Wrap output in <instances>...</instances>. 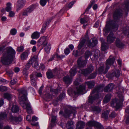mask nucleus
Instances as JSON below:
<instances>
[{"instance_id":"obj_1","label":"nucleus","mask_w":129,"mask_h":129,"mask_svg":"<svg viewBox=\"0 0 129 129\" xmlns=\"http://www.w3.org/2000/svg\"><path fill=\"white\" fill-rule=\"evenodd\" d=\"M15 54V51L11 48H8L7 52L3 55L1 62L4 65H8L13 60Z\"/></svg>"},{"instance_id":"obj_2","label":"nucleus","mask_w":129,"mask_h":129,"mask_svg":"<svg viewBox=\"0 0 129 129\" xmlns=\"http://www.w3.org/2000/svg\"><path fill=\"white\" fill-rule=\"evenodd\" d=\"M102 88L100 86L95 88L92 91L90 96L89 97V102L91 103L93 100L99 99V92L102 91Z\"/></svg>"},{"instance_id":"obj_3","label":"nucleus","mask_w":129,"mask_h":129,"mask_svg":"<svg viewBox=\"0 0 129 129\" xmlns=\"http://www.w3.org/2000/svg\"><path fill=\"white\" fill-rule=\"evenodd\" d=\"M118 96L119 99H115L113 100L111 103V106L113 108H115L116 110L121 107L124 100L123 96L122 94H119Z\"/></svg>"},{"instance_id":"obj_4","label":"nucleus","mask_w":129,"mask_h":129,"mask_svg":"<svg viewBox=\"0 0 129 129\" xmlns=\"http://www.w3.org/2000/svg\"><path fill=\"white\" fill-rule=\"evenodd\" d=\"M118 27V25L116 22H114L113 20H110L106 22V25L103 31L106 33H108L109 32L112 27L113 28L117 30Z\"/></svg>"},{"instance_id":"obj_5","label":"nucleus","mask_w":129,"mask_h":129,"mask_svg":"<svg viewBox=\"0 0 129 129\" xmlns=\"http://www.w3.org/2000/svg\"><path fill=\"white\" fill-rule=\"evenodd\" d=\"M18 91L19 95V98H20V100L21 101H22L24 103V102L27 100L26 96L27 95V90L25 88H23L18 90Z\"/></svg>"},{"instance_id":"obj_6","label":"nucleus","mask_w":129,"mask_h":129,"mask_svg":"<svg viewBox=\"0 0 129 129\" xmlns=\"http://www.w3.org/2000/svg\"><path fill=\"white\" fill-rule=\"evenodd\" d=\"M87 124L89 127L94 126L96 127V129H104L102 125L95 121H89L87 123Z\"/></svg>"},{"instance_id":"obj_7","label":"nucleus","mask_w":129,"mask_h":129,"mask_svg":"<svg viewBox=\"0 0 129 129\" xmlns=\"http://www.w3.org/2000/svg\"><path fill=\"white\" fill-rule=\"evenodd\" d=\"M74 111L75 110L71 107L70 109L69 108L66 109L64 113L62 111H60L59 112V114L62 115L67 118L69 116L70 114L73 113Z\"/></svg>"},{"instance_id":"obj_8","label":"nucleus","mask_w":129,"mask_h":129,"mask_svg":"<svg viewBox=\"0 0 129 129\" xmlns=\"http://www.w3.org/2000/svg\"><path fill=\"white\" fill-rule=\"evenodd\" d=\"M115 61V58L114 57H111V56H110L109 58L107 60L105 63L106 69L105 72L108 71L110 67L114 63Z\"/></svg>"},{"instance_id":"obj_9","label":"nucleus","mask_w":129,"mask_h":129,"mask_svg":"<svg viewBox=\"0 0 129 129\" xmlns=\"http://www.w3.org/2000/svg\"><path fill=\"white\" fill-rule=\"evenodd\" d=\"M93 70V67L90 65L85 69H81L79 71V72H81L82 74L85 76H86L88 74L91 73Z\"/></svg>"},{"instance_id":"obj_10","label":"nucleus","mask_w":129,"mask_h":129,"mask_svg":"<svg viewBox=\"0 0 129 129\" xmlns=\"http://www.w3.org/2000/svg\"><path fill=\"white\" fill-rule=\"evenodd\" d=\"M37 43L38 46H42L43 47L46 46L48 43L46 40V38L45 36L41 37L38 41Z\"/></svg>"},{"instance_id":"obj_11","label":"nucleus","mask_w":129,"mask_h":129,"mask_svg":"<svg viewBox=\"0 0 129 129\" xmlns=\"http://www.w3.org/2000/svg\"><path fill=\"white\" fill-rule=\"evenodd\" d=\"M122 15V11L121 9L115 10L113 15V17L115 20H118Z\"/></svg>"},{"instance_id":"obj_12","label":"nucleus","mask_w":129,"mask_h":129,"mask_svg":"<svg viewBox=\"0 0 129 129\" xmlns=\"http://www.w3.org/2000/svg\"><path fill=\"white\" fill-rule=\"evenodd\" d=\"M78 67L76 68L78 69L79 68L83 67L85 66L87 63V60H84L82 57H80L77 60Z\"/></svg>"},{"instance_id":"obj_13","label":"nucleus","mask_w":129,"mask_h":129,"mask_svg":"<svg viewBox=\"0 0 129 129\" xmlns=\"http://www.w3.org/2000/svg\"><path fill=\"white\" fill-rule=\"evenodd\" d=\"M120 74L119 70L115 69L112 72H109L108 74V76L109 78H112L114 76L117 77H118L119 76Z\"/></svg>"},{"instance_id":"obj_14","label":"nucleus","mask_w":129,"mask_h":129,"mask_svg":"<svg viewBox=\"0 0 129 129\" xmlns=\"http://www.w3.org/2000/svg\"><path fill=\"white\" fill-rule=\"evenodd\" d=\"M116 37L112 32H110L107 37L108 44H110L113 43L115 40Z\"/></svg>"},{"instance_id":"obj_15","label":"nucleus","mask_w":129,"mask_h":129,"mask_svg":"<svg viewBox=\"0 0 129 129\" xmlns=\"http://www.w3.org/2000/svg\"><path fill=\"white\" fill-rule=\"evenodd\" d=\"M85 86L84 85H80L79 87H77L75 90L72 91V93L73 92L75 94H83L82 92L85 88Z\"/></svg>"},{"instance_id":"obj_16","label":"nucleus","mask_w":129,"mask_h":129,"mask_svg":"<svg viewBox=\"0 0 129 129\" xmlns=\"http://www.w3.org/2000/svg\"><path fill=\"white\" fill-rule=\"evenodd\" d=\"M29 61L34 67H36L38 65V57L36 55L34 56Z\"/></svg>"},{"instance_id":"obj_17","label":"nucleus","mask_w":129,"mask_h":129,"mask_svg":"<svg viewBox=\"0 0 129 129\" xmlns=\"http://www.w3.org/2000/svg\"><path fill=\"white\" fill-rule=\"evenodd\" d=\"M34 6L31 5L26 9L24 10L22 13V16H27L28 14L31 13L34 9Z\"/></svg>"},{"instance_id":"obj_18","label":"nucleus","mask_w":129,"mask_h":129,"mask_svg":"<svg viewBox=\"0 0 129 129\" xmlns=\"http://www.w3.org/2000/svg\"><path fill=\"white\" fill-rule=\"evenodd\" d=\"M92 42L90 40L88 39L87 41V44L89 47H93L95 46L98 43L97 40L95 39H92Z\"/></svg>"},{"instance_id":"obj_19","label":"nucleus","mask_w":129,"mask_h":129,"mask_svg":"<svg viewBox=\"0 0 129 129\" xmlns=\"http://www.w3.org/2000/svg\"><path fill=\"white\" fill-rule=\"evenodd\" d=\"M30 78L31 84L34 86H35L37 80V77H36V72H34L30 75Z\"/></svg>"},{"instance_id":"obj_20","label":"nucleus","mask_w":129,"mask_h":129,"mask_svg":"<svg viewBox=\"0 0 129 129\" xmlns=\"http://www.w3.org/2000/svg\"><path fill=\"white\" fill-rule=\"evenodd\" d=\"M91 110L95 114H98L102 111L101 108L98 106H93L91 108Z\"/></svg>"},{"instance_id":"obj_21","label":"nucleus","mask_w":129,"mask_h":129,"mask_svg":"<svg viewBox=\"0 0 129 129\" xmlns=\"http://www.w3.org/2000/svg\"><path fill=\"white\" fill-rule=\"evenodd\" d=\"M25 3L24 0H19L17 4L16 10L18 11L20 10L23 7Z\"/></svg>"},{"instance_id":"obj_22","label":"nucleus","mask_w":129,"mask_h":129,"mask_svg":"<svg viewBox=\"0 0 129 129\" xmlns=\"http://www.w3.org/2000/svg\"><path fill=\"white\" fill-rule=\"evenodd\" d=\"M109 112V110H103L102 111V113L101 116V117L106 120L108 119Z\"/></svg>"},{"instance_id":"obj_23","label":"nucleus","mask_w":129,"mask_h":129,"mask_svg":"<svg viewBox=\"0 0 129 129\" xmlns=\"http://www.w3.org/2000/svg\"><path fill=\"white\" fill-rule=\"evenodd\" d=\"M63 81L66 84H70L72 81V78L67 75L63 78Z\"/></svg>"},{"instance_id":"obj_24","label":"nucleus","mask_w":129,"mask_h":129,"mask_svg":"<svg viewBox=\"0 0 129 129\" xmlns=\"http://www.w3.org/2000/svg\"><path fill=\"white\" fill-rule=\"evenodd\" d=\"M114 87L113 84L112 83L108 84L105 88L104 91L105 92H108L111 91Z\"/></svg>"},{"instance_id":"obj_25","label":"nucleus","mask_w":129,"mask_h":129,"mask_svg":"<svg viewBox=\"0 0 129 129\" xmlns=\"http://www.w3.org/2000/svg\"><path fill=\"white\" fill-rule=\"evenodd\" d=\"M65 96V94L64 93H61L59 96L58 98H57L54 101L53 103L55 105H56L57 104V102L60 101L62 100L63 98Z\"/></svg>"},{"instance_id":"obj_26","label":"nucleus","mask_w":129,"mask_h":129,"mask_svg":"<svg viewBox=\"0 0 129 129\" xmlns=\"http://www.w3.org/2000/svg\"><path fill=\"white\" fill-rule=\"evenodd\" d=\"M85 125V123L82 121H80L77 123L76 129H82L83 128Z\"/></svg>"},{"instance_id":"obj_27","label":"nucleus","mask_w":129,"mask_h":129,"mask_svg":"<svg viewBox=\"0 0 129 129\" xmlns=\"http://www.w3.org/2000/svg\"><path fill=\"white\" fill-rule=\"evenodd\" d=\"M11 111L14 113H16L19 111V108L17 105L14 104L11 109Z\"/></svg>"},{"instance_id":"obj_28","label":"nucleus","mask_w":129,"mask_h":129,"mask_svg":"<svg viewBox=\"0 0 129 129\" xmlns=\"http://www.w3.org/2000/svg\"><path fill=\"white\" fill-rule=\"evenodd\" d=\"M77 68L76 66L72 68L70 71V77H71L74 76L76 73V71Z\"/></svg>"},{"instance_id":"obj_29","label":"nucleus","mask_w":129,"mask_h":129,"mask_svg":"<svg viewBox=\"0 0 129 129\" xmlns=\"http://www.w3.org/2000/svg\"><path fill=\"white\" fill-rule=\"evenodd\" d=\"M10 119L11 121L16 122L20 121L21 120V118L19 117H14L12 115L10 116Z\"/></svg>"},{"instance_id":"obj_30","label":"nucleus","mask_w":129,"mask_h":129,"mask_svg":"<svg viewBox=\"0 0 129 129\" xmlns=\"http://www.w3.org/2000/svg\"><path fill=\"white\" fill-rule=\"evenodd\" d=\"M53 74L54 76H58L60 73H61L62 71L59 69H57L55 68L53 70Z\"/></svg>"},{"instance_id":"obj_31","label":"nucleus","mask_w":129,"mask_h":129,"mask_svg":"<svg viewBox=\"0 0 129 129\" xmlns=\"http://www.w3.org/2000/svg\"><path fill=\"white\" fill-rule=\"evenodd\" d=\"M74 123L72 121L68 122L67 124V127L68 129H73L74 127Z\"/></svg>"},{"instance_id":"obj_32","label":"nucleus","mask_w":129,"mask_h":129,"mask_svg":"<svg viewBox=\"0 0 129 129\" xmlns=\"http://www.w3.org/2000/svg\"><path fill=\"white\" fill-rule=\"evenodd\" d=\"M115 44L116 46L119 48L123 46V44L121 42L120 39L118 38H117L116 39L115 42Z\"/></svg>"},{"instance_id":"obj_33","label":"nucleus","mask_w":129,"mask_h":129,"mask_svg":"<svg viewBox=\"0 0 129 129\" xmlns=\"http://www.w3.org/2000/svg\"><path fill=\"white\" fill-rule=\"evenodd\" d=\"M122 32L126 35L128 37L129 36V28L128 26H126L123 28Z\"/></svg>"},{"instance_id":"obj_34","label":"nucleus","mask_w":129,"mask_h":129,"mask_svg":"<svg viewBox=\"0 0 129 129\" xmlns=\"http://www.w3.org/2000/svg\"><path fill=\"white\" fill-rule=\"evenodd\" d=\"M86 83L88 85V87L90 88H93L95 85V82L93 81L87 82Z\"/></svg>"},{"instance_id":"obj_35","label":"nucleus","mask_w":129,"mask_h":129,"mask_svg":"<svg viewBox=\"0 0 129 129\" xmlns=\"http://www.w3.org/2000/svg\"><path fill=\"white\" fill-rule=\"evenodd\" d=\"M52 96L49 93L45 94L44 96V98L45 100L47 101L50 100L52 98Z\"/></svg>"},{"instance_id":"obj_36","label":"nucleus","mask_w":129,"mask_h":129,"mask_svg":"<svg viewBox=\"0 0 129 129\" xmlns=\"http://www.w3.org/2000/svg\"><path fill=\"white\" fill-rule=\"evenodd\" d=\"M106 69V66H105V69L104 67L102 66L100 67L99 68L98 71L100 73H102L104 74H106L108 72H105Z\"/></svg>"},{"instance_id":"obj_37","label":"nucleus","mask_w":129,"mask_h":129,"mask_svg":"<svg viewBox=\"0 0 129 129\" xmlns=\"http://www.w3.org/2000/svg\"><path fill=\"white\" fill-rule=\"evenodd\" d=\"M89 20L88 17L87 16H85L84 18H81L80 19L81 23V24H87V22Z\"/></svg>"},{"instance_id":"obj_38","label":"nucleus","mask_w":129,"mask_h":129,"mask_svg":"<svg viewBox=\"0 0 129 129\" xmlns=\"http://www.w3.org/2000/svg\"><path fill=\"white\" fill-rule=\"evenodd\" d=\"M111 94H108L106 95L103 100V102L105 103H107L109 102L111 99Z\"/></svg>"},{"instance_id":"obj_39","label":"nucleus","mask_w":129,"mask_h":129,"mask_svg":"<svg viewBox=\"0 0 129 129\" xmlns=\"http://www.w3.org/2000/svg\"><path fill=\"white\" fill-rule=\"evenodd\" d=\"M40 36V34L37 32L36 31L34 32L31 35V38L33 39H37L39 38Z\"/></svg>"},{"instance_id":"obj_40","label":"nucleus","mask_w":129,"mask_h":129,"mask_svg":"<svg viewBox=\"0 0 129 129\" xmlns=\"http://www.w3.org/2000/svg\"><path fill=\"white\" fill-rule=\"evenodd\" d=\"M86 40L83 39L80 42L79 44L78 45V49H80L84 46L85 43L86 42Z\"/></svg>"},{"instance_id":"obj_41","label":"nucleus","mask_w":129,"mask_h":129,"mask_svg":"<svg viewBox=\"0 0 129 129\" xmlns=\"http://www.w3.org/2000/svg\"><path fill=\"white\" fill-rule=\"evenodd\" d=\"M56 117L55 116H53L51 121V128L54 127L55 125V123L56 120Z\"/></svg>"},{"instance_id":"obj_42","label":"nucleus","mask_w":129,"mask_h":129,"mask_svg":"<svg viewBox=\"0 0 129 129\" xmlns=\"http://www.w3.org/2000/svg\"><path fill=\"white\" fill-rule=\"evenodd\" d=\"M100 55V51L97 50H95L93 54V56L94 58L96 59H97L99 56Z\"/></svg>"},{"instance_id":"obj_43","label":"nucleus","mask_w":129,"mask_h":129,"mask_svg":"<svg viewBox=\"0 0 129 129\" xmlns=\"http://www.w3.org/2000/svg\"><path fill=\"white\" fill-rule=\"evenodd\" d=\"M7 115L6 112H0V120H3L7 118Z\"/></svg>"},{"instance_id":"obj_44","label":"nucleus","mask_w":129,"mask_h":129,"mask_svg":"<svg viewBox=\"0 0 129 129\" xmlns=\"http://www.w3.org/2000/svg\"><path fill=\"white\" fill-rule=\"evenodd\" d=\"M28 53L26 52H24L21 55V58L22 60H25L27 57Z\"/></svg>"},{"instance_id":"obj_45","label":"nucleus","mask_w":129,"mask_h":129,"mask_svg":"<svg viewBox=\"0 0 129 129\" xmlns=\"http://www.w3.org/2000/svg\"><path fill=\"white\" fill-rule=\"evenodd\" d=\"M26 110L27 112L28 113H31L32 112V110L30 104H27L26 105Z\"/></svg>"},{"instance_id":"obj_46","label":"nucleus","mask_w":129,"mask_h":129,"mask_svg":"<svg viewBox=\"0 0 129 129\" xmlns=\"http://www.w3.org/2000/svg\"><path fill=\"white\" fill-rule=\"evenodd\" d=\"M46 46V47L45 49V51L47 53H49L51 48V45L50 43H48Z\"/></svg>"},{"instance_id":"obj_47","label":"nucleus","mask_w":129,"mask_h":129,"mask_svg":"<svg viewBox=\"0 0 129 129\" xmlns=\"http://www.w3.org/2000/svg\"><path fill=\"white\" fill-rule=\"evenodd\" d=\"M4 96L5 98L7 99L9 101L11 99L12 96L10 93H6L4 94Z\"/></svg>"},{"instance_id":"obj_48","label":"nucleus","mask_w":129,"mask_h":129,"mask_svg":"<svg viewBox=\"0 0 129 129\" xmlns=\"http://www.w3.org/2000/svg\"><path fill=\"white\" fill-rule=\"evenodd\" d=\"M7 7H6L5 9L6 11L7 12H9L11 9V4L9 3H8L7 4Z\"/></svg>"},{"instance_id":"obj_49","label":"nucleus","mask_w":129,"mask_h":129,"mask_svg":"<svg viewBox=\"0 0 129 129\" xmlns=\"http://www.w3.org/2000/svg\"><path fill=\"white\" fill-rule=\"evenodd\" d=\"M47 78L49 79L52 78L54 76V74H53L51 71L47 72Z\"/></svg>"},{"instance_id":"obj_50","label":"nucleus","mask_w":129,"mask_h":129,"mask_svg":"<svg viewBox=\"0 0 129 129\" xmlns=\"http://www.w3.org/2000/svg\"><path fill=\"white\" fill-rule=\"evenodd\" d=\"M97 73H93L90 74L88 77L89 79H91L94 78L96 76Z\"/></svg>"},{"instance_id":"obj_51","label":"nucleus","mask_w":129,"mask_h":129,"mask_svg":"<svg viewBox=\"0 0 129 129\" xmlns=\"http://www.w3.org/2000/svg\"><path fill=\"white\" fill-rule=\"evenodd\" d=\"M7 90V88L6 86H0V91H6Z\"/></svg>"},{"instance_id":"obj_52","label":"nucleus","mask_w":129,"mask_h":129,"mask_svg":"<svg viewBox=\"0 0 129 129\" xmlns=\"http://www.w3.org/2000/svg\"><path fill=\"white\" fill-rule=\"evenodd\" d=\"M92 54V53L91 52L89 51H87L85 53V57L86 58H88Z\"/></svg>"},{"instance_id":"obj_53","label":"nucleus","mask_w":129,"mask_h":129,"mask_svg":"<svg viewBox=\"0 0 129 129\" xmlns=\"http://www.w3.org/2000/svg\"><path fill=\"white\" fill-rule=\"evenodd\" d=\"M95 2V0H92L91 4L89 5L88 7L85 10V11H88L89 9L91 7L92 5Z\"/></svg>"},{"instance_id":"obj_54","label":"nucleus","mask_w":129,"mask_h":129,"mask_svg":"<svg viewBox=\"0 0 129 129\" xmlns=\"http://www.w3.org/2000/svg\"><path fill=\"white\" fill-rule=\"evenodd\" d=\"M47 1L46 0H40V3L41 5L43 6H44L46 4Z\"/></svg>"},{"instance_id":"obj_55","label":"nucleus","mask_w":129,"mask_h":129,"mask_svg":"<svg viewBox=\"0 0 129 129\" xmlns=\"http://www.w3.org/2000/svg\"><path fill=\"white\" fill-rule=\"evenodd\" d=\"M125 7L126 8V10H128V5L129 4V0H126L125 2Z\"/></svg>"},{"instance_id":"obj_56","label":"nucleus","mask_w":129,"mask_h":129,"mask_svg":"<svg viewBox=\"0 0 129 129\" xmlns=\"http://www.w3.org/2000/svg\"><path fill=\"white\" fill-rule=\"evenodd\" d=\"M27 70L25 69H24L23 70V74L25 77H26L28 76V73Z\"/></svg>"},{"instance_id":"obj_57","label":"nucleus","mask_w":129,"mask_h":129,"mask_svg":"<svg viewBox=\"0 0 129 129\" xmlns=\"http://www.w3.org/2000/svg\"><path fill=\"white\" fill-rule=\"evenodd\" d=\"M17 31L15 28L12 29L10 31L11 34L12 35H15Z\"/></svg>"},{"instance_id":"obj_58","label":"nucleus","mask_w":129,"mask_h":129,"mask_svg":"<svg viewBox=\"0 0 129 129\" xmlns=\"http://www.w3.org/2000/svg\"><path fill=\"white\" fill-rule=\"evenodd\" d=\"M117 114L114 112H112L109 115V117L110 118H113L115 117Z\"/></svg>"},{"instance_id":"obj_59","label":"nucleus","mask_w":129,"mask_h":129,"mask_svg":"<svg viewBox=\"0 0 129 129\" xmlns=\"http://www.w3.org/2000/svg\"><path fill=\"white\" fill-rule=\"evenodd\" d=\"M105 43H102V50L103 51H105L107 50V47L105 45Z\"/></svg>"},{"instance_id":"obj_60","label":"nucleus","mask_w":129,"mask_h":129,"mask_svg":"<svg viewBox=\"0 0 129 129\" xmlns=\"http://www.w3.org/2000/svg\"><path fill=\"white\" fill-rule=\"evenodd\" d=\"M31 64L29 62H29L26 64L25 68L24 69H25L26 70H28L30 68Z\"/></svg>"},{"instance_id":"obj_61","label":"nucleus","mask_w":129,"mask_h":129,"mask_svg":"<svg viewBox=\"0 0 129 129\" xmlns=\"http://www.w3.org/2000/svg\"><path fill=\"white\" fill-rule=\"evenodd\" d=\"M17 50L19 52H22L23 50L24 47L22 46H20V47L17 48Z\"/></svg>"},{"instance_id":"obj_62","label":"nucleus","mask_w":129,"mask_h":129,"mask_svg":"<svg viewBox=\"0 0 129 129\" xmlns=\"http://www.w3.org/2000/svg\"><path fill=\"white\" fill-rule=\"evenodd\" d=\"M55 55L57 58L60 59H61L62 58H64L65 56L64 55H62L61 56L59 55L57 53H56Z\"/></svg>"},{"instance_id":"obj_63","label":"nucleus","mask_w":129,"mask_h":129,"mask_svg":"<svg viewBox=\"0 0 129 129\" xmlns=\"http://www.w3.org/2000/svg\"><path fill=\"white\" fill-rule=\"evenodd\" d=\"M75 2V1H73L71 2L68 5V7L70 8H71L73 5V4H74Z\"/></svg>"},{"instance_id":"obj_64","label":"nucleus","mask_w":129,"mask_h":129,"mask_svg":"<svg viewBox=\"0 0 129 129\" xmlns=\"http://www.w3.org/2000/svg\"><path fill=\"white\" fill-rule=\"evenodd\" d=\"M47 26H46L45 24L43 26V27H42V28L41 30V32L43 33H44V32L45 31V30L46 29V27Z\"/></svg>"}]
</instances>
